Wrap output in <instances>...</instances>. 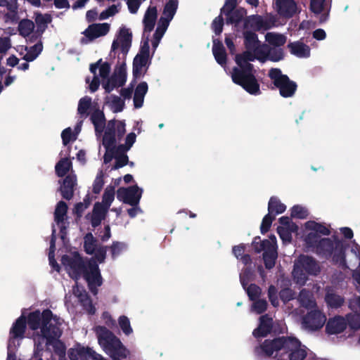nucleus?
<instances>
[{
	"instance_id": "nucleus-9",
	"label": "nucleus",
	"mask_w": 360,
	"mask_h": 360,
	"mask_svg": "<svg viewBox=\"0 0 360 360\" xmlns=\"http://www.w3.org/2000/svg\"><path fill=\"white\" fill-rule=\"evenodd\" d=\"M96 330L100 345L113 360H120L127 356V350L110 331L102 326H98Z\"/></svg>"
},
{
	"instance_id": "nucleus-17",
	"label": "nucleus",
	"mask_w": 360,
	"mask_h": 360,
	"mask_svg": "<svg viewBox=\"0 0 360 360\" xmlns=\"http://www.w3.org/2000/svg\"><path fill=\"white\" fill-rule=\"evenodd\" d=\"M84 247L87 254L94 255L96 259L103 262L105 257L106 250L104 248L97 245L96 240L91 233H88L84 237Z\"/></svg>"
},
{
	"instance_id": "nucleus-26",
	"label": "nucleus",
	"mask_w": 360,
	"mask_h": 360,
	"mask_svg": "<svg viewBox=\"0 0 360 360\" xmlns=\"http://www.w3.org/2000/svg\"><path fill=\"white\" fill-rule=\"evenodd\" d=\"M25 328V317L24 316V315H22L16 320V321L15 322V323L13 324V327L11 329V339L8 343V349H11V344L15 338H23Z\"/></svg>"
},
{
	"instance_id": "nucleus-55",
	"label": "nucleus",
	"mask_w": 360,
	"mask_h": 360,
	"mask_svg": "<svg viewBox=\"0 0 360 360\" xmlns=\"http://www.w3.org/2000/svg\"><path fill=\"white\" fill-rule=\"evenodd\" d=\"M326 0H311L310 8L315 14H319L323 9Z\"/></svg>"
},
{
	"instance_id": "nucleus-1",
	"label": "nucleus",
	"mask_w": 360,
	"mask_h": 360,
	"mask_svg": "<svg viewBox=\"0 0 360 360\" xmlns=\"http://www.w3.org/2000/svg\"><path fill=\"white\" fill-rule=\"evenodd\" d=\"M243 34L246 51L236 56L237 67L233 68L231 78L234 83L241 86L249 94L258 95L260 94L259 85L250 61L255 59L264 61L266 58L278 61L283 58V53L281 49H278L275 54H272L267 45L260 44L255 32L245 30Z\"/></svg>"
},
{
	"instance_id": "nucleus-23",
	"label": "nucleus",
	"mask_w": 360,
	"mask_h": 360,
	"mask_svg": "<svg viewBox=\"0 0 360 360\" xmlns=\"http://www.w3.org/2000/svg\"><path fill=\"white\" fill-rule=\"evenodd\" d=\"M110 30L108 23L93 24L84 32V35L90 40L105 35Z\"/></svg>"
},
{
	"instance_id": "nucleus-54",
	"label": "nucleus",
	"mask_w": 360,
	"mask_h": 360,
	"mask_svg": "<svg viewBox=\"0 0 360 360\" xmlns=\"http://www.w3.org/2000/svg\"><path fill=\"white\" fill-rule=\"evenodd\" d=\"M307 210L300 205H295L291 210V216L293 217L304 219L307 217Z\"/></svg>"
},
{
	"instance_id": "nucleus-60",
	"label": "nucleus",
	"mask_w": 360,
	"mask_h": 360,
	"mask_svg": "<svg viewBox=\"0 0 360 360\" xmlns=\"http://www.w3.org/2000/svg\"><path fill=\"white\" fill-rule=\"evenodd\" d=\"M236 5V0H226L224 7L221 8V13L226 15H229L230 12L234 11Z\"/></svg>"
},
{
	"instance_id": "nucleus-44",
	"label": "nucleus",
	"mask_w": 360,
	"mask_h": 360,
	"mask_svg": "<svg viewBox=\"0 0 360 360\" xmlns=\"http://www.w3.org/2000/svg\"><path fill=\"white\" fill-rule=\"evenodd\" d=\"M56 231H57L56 226L54 225L53 226L52 238L51 240V246H50V252L49 254V258L50 264L52 266V267L55 270L58 271L59 266L54 259L55 240H56Z\"/></svg>"
},
{
	"instance_id": "nucleus-40",
	"label": "nucleus",
	"mask_w": 360,
	"mask_h": 360,
	"mask_svg": "<svg viewBox=\"0 0 360 360\" xmlns=\"http://www.w3.org/2000/svg\"><path fill=\"white\" fill-rule=\"evenodd\" d=\"M91 120L94 124L96 134L101 133L104 127V116L101 111L96 109L91 115Z\"/></svg>"
},
{
	"instance_id": "nucleus-28",
	"label": "nucleus",
	"mask_w": 360,
	"mask_h": 360,
	"mask_svg": "<svg viewBox=\"0 0 360 360\" xmlns=\"http://www.w3.org/2000/svg\"><path fill=\"white\" fill-rule=\"evenodd\" d=\"M96 103L89 96H84L79 101L77 112L81 118H86L90 113V111L95 110Z\"/></svg>"
},
{
	"instance_id": "nucleus-4",
	"label": "nucleus",
	"mask_w": 360,
	"mask_h": 360,
	"mask_svg": "<svg viewBox=\"0 0 360 360\" xmlns=\"http://www.w3.org/2000/svg\"><path fill=\"white\" fill-rule=\"evenodd\" d=\"M262 350L267 356L274 355L278 360H304L308 355V349L294 337L279 338L273 340H266L261 346Z\"/></svg>"
},
{
	"instance_id": "nucleus-59",
	"label": "nucleus",
	"mask_w": 360,
	"mask_h": 360,
	"mask_svg": "<svg viewBox=\"0 0 360 360\" xmlns=\"http://www.w3.org/2000/svg\"><path fill=\"white\" fill-rule=\"evenodd\" d=\"M347 322L349 327L354 330L360 328V316L359 315H349L347 316Z\"/></svg>"
},
{
	"instance_id": "nucleus-31",
	"label": "nucleus",
	"mask_w": 360,
	"mask_h": 360,
	"mask_svg": "<svg viewBox=\"0 0 360 360\" xmlns=\"http://www.w3.org/2000/svg\"><path fill=\"white\" fill-rule=\"evenodd\" d=\"M148 89V84L146 82H142L136 86L134 95V105L136 108L142 107Z\"/></svg>"
},
{
	"instance_id": "nucleus-46",
	"label": "nucleus",
	"mask_w": 360,
	"mask_h": 360,
	"mask_svg": "<svg viewBox=\"0 0 360 360\" xmlns=\"http://www.w3.org/2000/svg\"><path fill=\"white\" fill-rule=\"evenodd\" d=\"M34 23L30 20H22L18 25L20 34L23 37L29 36L34 30Z\"/></svg>"
},
{
	"instance_id": "nucleus-58",
	"label": "nucleus",
	"mask_w": 360,
	"mask_h": 360,
	"mask_svg": "<svg viewBox=\"0 0 360 360\" xmlns=\"http://www.w3.org/2000/svg\"><path fill=\"white\" fill-rule=\"evenodd\" d=\"M103 173L102 171H100L96 176V178L94 181V186H93L94 192L96 193H98L103 187Z\"/></svg>"
},
{
	"instance_id": "nucleus-64",
	"label": "nucleus",
	"mask_w": 360,
	"mask_h": 360,
	"mask_svg": "<svg viewBox=\"0 0 360 360\" xmlns=\"http://www.w3.org/2000/svg\"><path fill=\"white\" fill-rule=\"evenodd\" d=\"M115 165L113 166L112 169H117L124 167L128 162V157L126 155H123L115 158Z\"/></svg>"
},
{
	"instance_id": "nucleus-6",
	"label": "nucleus",
	"mask_w": 360,
	"mask_h": 360,
	"mask_svg": "<svg viewBox=\"0 0 360 360\" xmlns=\"http://www.w3.org/2000/svg\"><path fill=\"white\" fill-rule=\"evenodd\" d=\"M156 18V8L150 6L146 11L143 20L144 25L143 37H146V39L141 46L140 53L136 55L133 62V75L135 79L143 77L146 72L149 58L148 35H146V34L150 32L153 29Z\"/></svg>"
},
{
	"instance_id": "nucleus-2",
	"label": "nucleus",
	"mask_w": 360,
	"mask_h": 360,
	"mask_svg": "<svg viewBox=\"0 0 360 360\" xmlns=\"http://www.w3.org/2000/svg\"><path fill=\"white\" fill-rule=\"evenodd\" d=\"M27 324L29 328L33 331L32 337L37 348L44 341L46 344H51L61 335L63 321L53 316L49 309L41 313L39 311L30 313L27 318Z\"/></svg>"
},
{
	"instance_id": "nucleus-52",
	"label": "nucleus",
	"mask_w": 360,
	"mask_h": 360,
	"mask_svg": "<svg viewBox=\"0 0 360 360\" xmlns=\"http://www.w3.org/2000/svg\"><path fill=\"white\" fill-rule=\"evenodd\" d=\"M267 308V302L264 300H255L251 307V311L257 314L264 312Z\"/></svg>"
},
{
	"instance_id": "nucleus-5",
	"label": "nucleus",
	"mask_w": 360,
	"mask_h": 360,
	"mask_svg": "<svg viewBox=\"0 0 360 360\" xmlns=\"http://www.w3.org/2000/svg\"><path fill=\"white\" fill-rule=\"evenodd\" d=\"M62 263L72 278L77 279L83 274L90 290L94 294L96 293L97 287L102 284V278L96 264L90 262L88 266H84L80 256L76 252L64 255Z\"/></svg>"
},
{
	"instance_id": "nucleus-53",
	"label": "nucleus",
	"mask_w": 360,
	"mask_h": 360,
	"mask_svg": "<svg viewBox=\"0 0 360 360\" xmlns=\"http://www.w3.org/2000/svg\"><path fill=\"white\" fill-rule=\"evenodd\" d=\"M120 11V5H112L101 13L100 20H105L117 13Z\"/></svg>"
},
{
	"instance_id": "nucleus-43",
	"label": "nucleus",
	"mask_w": 360,
	"mask_h": 360,
	"mask_svg": "<svg viewBox=\"0 0 360 360\" xmlns=\"http://www.w3.org/2000/svg\"><path fill=\"white\" fill-rule=\"evenodd\" d=\"M80 131V127L79 125H77L75 129V131H72L71 128L68 127L65 129H64L61 134V137L63 139V143L64 145H67L70 141H73L76 139L77 135L79 134Z\"/></svg>"
},
{
	"instance_id": "nucleus-47",
	"label": "nucleus",
	"mask_w": 360,
	"mask_h": 360,
	"mask_svg": "<svg viewBox=\"0 0 360 360\" xmlns=\"http://www.w3.org/2000/svg\"><path fill=\"white\" fill-rule=\"evenodd\" d=\"M115 197V188L113 186H108L106 188L103 196V201L101 203L103 207L108 210L111 203L114 200Z\"/></svg>"
},
{
	"instance_id": "nucleus-48",
	"label": "nucleus",
	"mask_w": 360,
	"mask_h": 360,
	"mask_svg": "<svg viewBox=\"0 0 360 360\" xmlns=\"http://www.w3.org/2000/svg\"><path fill=\"white\" fill-rule=\"evenodd\" d=\"M333 260L342 266H346L345 255L342 248L340 245H336L335 250L332 252Z\"/></svg>"
},
{
	"instance_id": "nucleus-7",
	"label": "nucleus",
	"mask_w": 360,
	"mask_h": 360,
	"mask_svg": "<svg viewBox=\"0 0 360 360\" xmlns=\"http://www.w3.org/2000/svg\"><path fill=\"white\" fill-rule=\"evenodd\" d=\"M303 233L306 243L316 248L318 251H330L333 248V244L329 239L321 238L322 236L330 233L328 228L321 224L314 221H307Z\"/></svg>"
},
{
	"instance_id": "nucleus-25",
	"label": "nucleus",
	"mask_w": 360,
	"mask_h": 360,
	"mask_svg": "<svg viewBox=\"0 0 360 360\" xmlns=\"http://www.w3.org/2000/svg\"><path fill=\"white\" fill-rule=\"evenodd\" d=\"M125 131V123L123 121H112L108 123L105 134H109L108 139L114 137L116 141L124 134Z\"/></svg>"
},
{
	"instance_id": "nucleus-50",
	"label": "nucleus",
	"mask_w": 360,
	"mask_h": 360,
	"mask_svg": "<svg viewBox=\"0 0 360 360\" xmlns=\"http://www.w3.org/2000/svg\"><path fill=\"white\" fill-rule=\"evenodd\" d=\"M42 50V44H37L34 46H32L24 56L23 58L26 61H32L34 60L38 55L41 53Z\"/></svg>"
},
{
	"instance_id": "nucleus-62",
	"label": "nucleus",
	"mask_w": 360,
	"mask_h": 360,
	"mask_svg": "<svg viewBox=\"0 0 360 360\" xmlns=\"http://www.w3.org/2000/svg\"><path fill=\"white\" fill-rule=\"evenodd\" d=\"M0 6H6L11 12H15L18 9L17 1L13 0H0Z\"/></svg>"
},
{
	"instance_id": "nucleus-42",
	"label": "nucleus",
	"mask_w": 360,
	"mask_h": 360,
	"mask_svg": "<svg viewBox=\"0 0 360 360\" xmlns=\"http://www.w3.org/2000/svg\"><path fill=\"white\" fill-rule=\"evenodd\" d=\"M286 209V206L281 203L276 198H271L269 202L268 211L269 214H276L283 213Z\"/></svg>"
},
{
	"instance_id": "nucleus-27",
	"label": "nucleus",
	"mask_w": 360,
	"mask_h": 360,
	"mask_svg": "<svg viewBox=\"0 0 360 360\" xmlns=\"http://www.w3.org/2000/svg\"><path fill=\"white\" fill-rule=\"evenodd\" d=\"M290 52L298 58H308L310 56V48L302 41H297L288 45Z\"/></svg>"
},
{
	"instance_id": "nucleus-56",
	"label": "nucleus",
	"mask_w": 360,
	"mask_h": 360,
	"mask_svg": "<svg viewBox=\"0 0 360 360\" xmlns=\"http://www.w3.org/2000/svg\"><path fill=\"white\" fill-rule=\"evenodd\" d=\"M136 135L134 133H129L126 137L124 145L120 146L121 149L125 151L129 150L136 141Z\"/></svg>"
},
{
	"instance_id": "nucleus-10",
	"label": "nucleus",
	"mask_w": 360,
	"mask_h": 360,
	"mask_svg": "<svg viewBox=\"0 0 360 360\" xmlns=\"http://www.w3.org/2000/svg\"><path fill=\"white\" fill-rule=\"evenodd\" d=\"M177 7V0H169L165 5L162 16L160 19L158 27L153 34V39L152 40V46L154 51L158 47L162 37H163L169 25V22L173 18Z\"/></svg>"
},
{
	"instance_id": "nucleus-15",
	"label": "nucleus",
	"mask_w": 360,
	"mask_h": 360,
	"mask_svg": "<svg viewBox=\"0 0 360 360\" xmlns=\"http://www.w3.org/2000/svg\"><path fill=\"white\" fill-rule=\"evenodd\" d=\"M143 193L142 188L137 186L129 188H120L117 192L118 200L131 205H138Z\"/></svg>"
},
{
	"instance_id": "nucleus-61",
	"label": "nucleus",
	"mask_w": 360,
	"mask_h": 360,
	"mask_svg": "<svg viewBox=\"0 0 360 360\" xmlns=\"http://www.w3.org/2000/svg\"><path fill=\"white\" fill-rule=\"evenodd\" d=\"M269 298L274 307H277L279 304V301L276 296V290L274 286L271 285L269 288Z\"/></svg>"
},
{
	"instance_id": "nucleus-30",
	"label": "nucleus",
	"mask_w": 360,
	"mask_h": 360,
	"mask_svg": "<svg viewBox=\"0 0 360 360\" xmlns=\"http://www.w3.org/2000/svg\"><path fill=\"white\" fill-rule=\"evenodd\" d=\"M347 326L346 321L341 317H335L328 321L326 331L328 334H337L342 332Z\"/></svg>"
},
{
	"instance_id": "nucleus-38",
	"label": "nucleus",
	"mask_w": 360,
	"mask_h": 360,
	"mask_svg": "<svg viewBox=\"0 0 360 360\" xmlns=\"http://www.w3.org/2000/svg\"><path fill=\"white\" fill-rule=\"evenodd\" d=\"M106 105L114 112H121L124 102L118 96H110L107 98Z\"/></svg>"
},
{
	"instance_id": "nucleus-20",
	"label": "nucleus",
	"mask_w": 360,
	"mask_h": 360,
	"mask_svg": "<svg viewBox=\"0 0 360 360\" xmlns=\"http://www.w3.org/2000/svg\"><path fill=\"white\" fill-rule=\"evenodd\" d=\"M274 25V22L267 18H264L259 15H252L248 17L243 23L245 30H252L259 31L261 30H268Z\"/></svg>"
},
{
	"instance_id": "nucleus-32",
	"label": "nucleus",
	"mask_w": 360,
	"mask_h": 360,
	"mask_svg": "<svg viewBox=\"0 0 360 360\" xmlns=\"http://www.w3.org/2000/svg\"><path fill=\"white\" fill-rule=\"evenodd\" d=\"M109 134H104L103 139V145L105 148V153L104 155V162L108 163L112 160L115 154V139L110 137L108 139Z\"/></svg>"
},
{
	"instance_id": "nucleus-39",
	"label": "nucleus",
	"mask_w": 360,
	"mask_h": 360,
	"mask_svg": "<svg viewBox=\"0 0 360 360\" xmlns=\"http://www.w3.org/2000/svg\"><path fill=\"white\" fill-rule=\"evenodd\" d=\"M34 20L37 26V32L41 34L47 27V25L51 22V16L48 14H41L39 13H34Z\"/></svg>"
},
{
	"instance_id": "nucleus-35",
	"label": "nucleus",
	"mask_w": 360,
	"mask_h": 360,
	"mask_svg": "<svg viewBox=\"0 0 360 360\" xmlns=\"http://www.w3.org/2000/svg\"><path fill=\"white\" fill-rule=\"evenodd\" d=\"M266 41L271 46H281L287 41L284 34L276 32H268L265 35Z\"/></svg>"
},
{
	"instance_id": "nucleus-24",
	"label": "nucleus",
	"mask_w": 360,
	"mask_h": 360,
	"mask_svg": "<svg viewBox=\"0 0 360 360\" xmlns=\"http://www.w3.org/2000/svg\"><path fill=\"white\" fill-rule=\"evenodd\" d=\"M72 290L73 294L79 299V301L83 305L84 309L89 314H94L96 311V309L92 305L84 288L76 284V286L73 288Z\"/></svg>"
},
{
	"instance_id": "nucleus-14",
	"label": "nucleus",
	"mask_w": 360,
	"mask_h": 360,
	"mask_svg": "<svg viewBox=\"0 0 360 360\" xmlns=\"http://www.w3.org/2000/svg\"><path fill=\"white\" fill-rule=\"evenodd\" d=\"M132 34L129 29L124 26L120 28L112 44V51H120L124 56L128 53L131 45Z\"/></svg>"
},
{
	"instance_id": "nucleus-57",
	"label": "nucleus",
	"mask_w": 360,
	"mask_h": 360,
	"mask_svg": "<svg viewBox=\"0 0 360 360\" xmlns=\"http://www.w3.org/2000/svg\"><path fill=\"white\" fill-rule=\"evenodd\" d=\"M274 217H271V214H269V212L263 218L262 224H261V232L262 233H266L268 231L269 229L270 228L272 221L274 219Z\"/></svg>"
},
{
	"instance_id": "nucleus-63",
	"label": "nucleus",
	"mask_w": 360,
	"mask_h": 360,
	"mask_svg": "<svg viewBox=\"0 0 360 360\" xmlns=\"http://www.w3.org/2000/svg\"><path fill=\"white\" fill-rule=\"evenodd\" d=\"M223 19L221 16L217 17L212 22V29L217 34L222 32Z\"/></svg>"
},
{
	"instance_id": "nucleus-18",
	"label": "nucleus",
	"mask_w": 360,
	"mask_h": 360,
	"mask_svg": "<svg viewBox=\"0 0 360 360\" xmlns=\"http://www.w3.org/2000/svg\"><path fill=\"white\" fill-rule=\"evenodd\" d=\"M68 205L63 201L58 202L54 212V221L56 226L60 229V237L62 240L65 239L66 229V214Z\"/></svg>"
},
{
	"instance_id": "nucleus-49",
	"label": "nucleus",
	"mask_w": 360,
	"mask_h": 360,
	"mask_svg": "<svg viewBox=\"0 0 360 360\" xmlns=\"http://www.w3.org/2000/svg\"><path fill=\"white\" fill-rule=\"evenodd\" d=\"M245 248V246L243 244L235 246L233 248V252L238 259H240L246 264L250 262V257L248 255H243Z\"/></svg>"
},
{
	"instance_id": "nucleus-29",
	"label": "nucleus",
	"mask_w": 360,
	"mask_h": 360,
	"mask_svg": "<svg viewBox=\"0 0 360 360\" xmlns=\"http://www.w3.org/2000/svg\"><path fill=\"white\" fill-rule=\"evenodd\" d=\"M272 328V319L267 315L262 316L259 319V325L257 328L253 331V335L256 338L266 336L270 333Z\"/></svg>"
},
{
	"instance_id": "nucleus-11",
	"label": "nucleus",
	"mask_w": 360,
	"mask_h": 360,
	"mask_svg": "<svg viewBox=\"0 0 360 360\" xmlns=\"http://www.w3.org/2000/svg\"><path fill=\"white\" fill-rule=\"evenodd\" d=\"M304 270L309 274L316 275L320 271V267L312 258L307 256L300 257L295 264L292 275L295 281L300 285H304L307 281Z\"/></svg>"
},
{
	"instance_id": "nucleus-33",
	"label": "nucleus",
	"mask_w": 360,
	"mask_h": 360,
	"mask_svg": "<svg viewBox=\"0 0 360 360\" xmlns=\"http://www.w3.org/2000/svg\"><path fill=\"white\" fill-rule=\"evenodd\" d=\"M76 176L71 174L68 176L63 181L60 187L62 195L65 199H70L73 195V188L76 184Z\"/></svg>"
},
{
	"instance_id": "nucleus-51",
	"label": "nucleus",
	"mask_w": 360,
	"mask_h": 360,
	"mask_svg": "<svg viewBox=\"0 0 360 360\" xmlns=\"http://www.w3.org/2000/svg\"><path fill=\"white\" fill-rule=\"evenodd\" d=\"M118 324L125 335H129L133 333L129 319L126 316H120Z\"/></svg>"
},
{
	"instance_id": "nucleus-19",
	"label": "nucleus",
	"mask_w": 360,
	"mask_h": 360,
	"mask_svg": "<svg viewBox=\"0 0 360 360\" xmlns=\"http://www.w3.org/2000/svg\"><path fill=\"white\" fill-rule=\"evenodd\" d=\"M280 226L278 227V233L283 243H290L292 239V233L297 230V226L288 217L279 219Z\"/></svg>"
},
{
	"instance_id": "nucleus-22",
	"label": "nucleus",
	"mask_w": 360,
	"mask_h": 360,
	"mask_svg": "<svg viewBox=\"0 0 360 360\" xmlns=\"http://www.w3.org/2000/svg\"><path fill=\"white\" fill-rule=\"evenodd\" d=\"M251 276H252L251 271L250 270H248V269H245L240 274V282H241L243 288L247 291V293H248L250 299L252 300H255L260 295L261 290L258 286L253 285V284H251L248 287L246 288V285H248V281L250 279Z\"/></svg>"
},
{
	"instance_id": "nucleus-41",
	"label": "nucleus",
	"mask_w": 360,
	"mask_h": 360,
	"mask_svg": "<svg viewBox=\"0 0 360 360\" xmlns=\"http://www.w3.org/2000/svg\"><path fill=\"white\" fill-rule=\"evenodd\" d=\"M325 300L328 305L332 308H338L344 302V299L342 297L333 293L329 289L327 290Z\"/></svg>"
},
{
	"instance_id": "nucleus-16",
	"label": "nucleus",
	"mask_w": 360,
	"mask_h": 360,
	"mask_svg": "<svg viewBox=\"0 0 360 360\" xmlns=\"http://www.w3.org/2000/svg\"><path fill=\"white\" fill-rule=\"evenodd\" d=\"M351 256H352L356 261L359 262L357 268L353 271L352 278L354 279V284L359 293V296L350 302V307L354 309L360 310V247L359 245H356L352 248Z\"/></svg>"
},
{
	"instance_id": "nucleus-13",
	"label": "nucleus",
	"mask_w": 360,
	"mask_h": 360,
	"mask_svg": "<svg viewBox=\"0 0 360 360\" xmlns=\"http://www.w3.org/2000/svg\"><path fill=\"white\" fill-rule=\"evenodd\" d=\"M269 77L275 86L279 89L280 94L283 97L292 96L296 90L297 85L289 78L283 75L278 69H271L269 73Z\"/></svg>"
},
{
	"instance_id": "nucleus-36",
	"label": "nucleus",
	"mask_w": 360,
	"mask_h": 360,
	"mask_svg": "<svg viewBox=\"0 0 360 360\" xmlns=\"http://www.w3.org/2000/svg\"><path fill=\"white\" fill-rule=\"evenodd\" d=\"M107 212L103 206L100 203H96L94 205L93 213L91 215V224L93 226H96L103 219L105 214Z\"/></svg>"
},
{
	"instance_id": "nucleus-45",
	"label": "nucleus",
	"mask_w": 360,
	"mask_h": 360,
	"mask_svg": "<svg viewBox=\"0 0 360 360\" xmlns=\"http://www.w3.org/2000/svg\"><path fill=\"white\" fill-rule=\"evenodd\" d=\"M72 167L70 160L68 158L61 159L56 165V172L58 176H63Z\"/></svg>"
},
{
	"instance_id": "nucleus-34",
	"label": "nucleus",
	"mask_w": 360,
	"mask_h": 360,
	"mask_svg": "<svg viewBox=\"0 0 360 360\" xmlns=\"http://www.w3.org/2000/svg\"><path fill=\"white\" fill-rule=\"evenodd\" d=\"M246 15V11L242 8H236L226 15V23L234 25L238 27L240 23H244L243 18Z\"/></svg>"
},
{
	"instance_id": "nucleus-37",
	"label": "nucleus",
	"mask_w": 360,
	"mask_h": 360,
	"mask_svg": "<svg viewBox=\"0 0 360 360\" xmlns=\"http://www.w3.org/2000/svg\"><path fill=\"white\" fill-rule=\"evenodd\" d=\"M212 51L217 63L224 65L226 63V53L220 41L214 39Z\"/></svg>"
},
{
	"instance_id": "nucleus-8",
	"label": "nucleus",
	"mask_w": 360,
	"mask_h": 360,
	"mask_svg": "<svg viewBox=\"0 0 360 360\" xmlns=\"http://www.w3.org/2000/svg\"><path fill=\"white\" fill-rule=\"evenodd\" d=\"M299 299L304 307L311 309L302 319V327L309 331L321 328L326 321V317L316 309V302L311 295L304 290L301 291Z\"/></svg>"
},
{
	"instance_id": "nucleus-21",
	"label": "nucleus",
	"mask_w": 360,
	"mask_h": 360,
	"mask_svg": "<svg viewBox=\"0 0 360 360\" xmlns=\"http://www.w3.org/2000/svg\"><path fill=\"white\" fill-rule=\"evenodd\" d=\"M274 8L281 16L285 18L291 17L297 10L293 0H274Z\"/></svg>"
},
{
	"instance_id": "nucleus-3",
	"label": "nucleus",
	"mask_w": 360,
	"mask_h": 360,
	"mask_svg": "<svg viewBox=\"0 0 360 360\" xmlns=\"http://www.w3.org/2000/svg\"><path fill=\"white\" fill-rule=\"evenodd\" d=\"M90 70L93 74V79L90 82L86 78V83H89V88L91 92L96 91L100 83L107 92H110L114 88L123 86L127 78V65L124 61L118 63L114 70L112 75L109 78L110 70L108 63L98 61L90 66Z\"/></svg>"
},
{
	"instance_id": "nucleus-12",
	"label": "nucleus",
	"mask_w": 360,
	"mask_h": 360,
	"mask_svg": "<svg viewBox=\"0 0 360 360\" xmlns=\"http://www.w3.org/2000/svg\"><path fill=\"white\" fill-rule=\"evenodd\" d=\"M252 245L257 252L264 251V260L265 266L268 269H271L275 264V260L277 257V245L275 236H271L268 240L260 241L259 238H255Z\"/></svg>"
}]
</instances>
